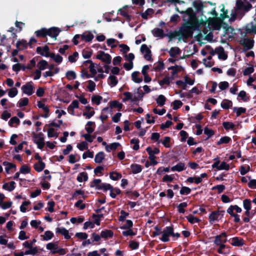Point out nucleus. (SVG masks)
I'll return each mask as SVG.
<instances>
[{
    "instance_id": "obj_1",
    "label": "nucleus",
    "mask_w": 256,
    "mask_h": 256,
    "mask_svg": "<svg viewBox=\"0 0 256 256\" xmlns=\"http://www.w3.org/2000/svg\"><path fill=\"white\" fill-rule=\"evenodd\" d=\"M200 24H196L192 22H186L184 23L180 28L177 33L180 36L178 40H180L182 38L183 39H188L190 38H192L194 32L198 30Z\"/></svg>"
},
{
    "instance_id": "obj_2",
    "label": "nucleus",
    "mask_w": 256,
    "mask_h": 256,
    "mask_svg": "<svg viewBox=\"0 0 256 256\" xmlns=\"http://www.w3.org/2000/svg\"><path fill=\"white\" fill-rule=\"evenodd\" d=\"M100 179H94V180L90 183V188H95L98 190H103L104 192L108 190L110 191V196L113 198H116V193L113 192L114 188L110 184L102 183Z\"/></svg>"
},
{
    "instance_id": "obj_3",
    "label": "nucleus",
    "mask_w": 256,
    "mask_h": 256,
    "mask_svg": "<svg viewBox=\"0 0 256 256\" xmlns=\"http://www.w3.org/2000/svg\"><path fill=\"white\" fill-rule=\"evenodd\" d=\"M176 9L178 12L181 14H185L188 16V22H192L196 24H204V20L202 19L200 21L198 20L196 16V13L194 11L192 8H188L185 12L179 11L178 8H176Z\"/></svg>"
},
{
    "instance_id": "obj_4",
    "label": "nucleus",
    "mask_w": 256,
    "mask_h": 256,
    "mask_svg": "<svg viewBox=\"0 0 256 256\" xmlns=\"http://www.w3.org/2000/svg\"><path fill=\"white\" fill-rule=\"evenodd\" d=\"M174 228L173 225L164 228L162 232V236L160 238V240L164 242H169V236H172V234H174Z\"/></svg>"
},
{
    "instance_id": "obj_5",
    "label": "nucleus",
    "mask_w": 256,
    "mask_h": 256,
    "mask_svg": "<svg viewBox=\"0 0 256 256\" xmlns=\"http://www.w3.org/2000/svg\"><path fill=\"white\" fill-rule=\"evenodd\" d=\"M252 8V5L250 2L244 4L242 0H237L236 2L235 10L238 12L243 11L248 12Z\"/></svg>"
},
{
    "instance_id": "obj_6",
    "label": "nucleus",
    "mask_w": 256,
    "mask_h": 256,
    "mask_svg": "<svg viewBox=\"0 0 256 256\" xmlns=\"http://www.w3.org/2000/svg\"><path fill=\"white\" fill-rule=\"evenodd\" d=\"M238 42L243 46V51L246 52L253 48L254 42V40L244 38L240 40Z\"/></svg>"
},
{
    "instance_id": "obj_7",
    "label": "nucleus",
    "mask_w": 256,
    "mask_h": 256,
    "mask_svg": "<svg viewBox=\"0 0 256 256\" xmlns=\"http://www.w3.org/2000/svg\"><path fill=\"white\" fill-rule=\"evenodd\" d=\"M225 213V211L224 210H215L212 212L209 215L208 219L210 222L218 221L224 216Z\"/></svg>"
},
{
    "instance_id": "obj_8",
    "label": "nucleus",
    "mask_w": 256,
    "mask_h": 256,
    "mask_svg": "<svg viewBox=\"0 0 256 256\" xmlns=\"http://www.w3.org/2000/svg\"><path fill=\"white\" fill-rule=\"evenodd\" d=\"M206 2H202L200 0H194L192 2V6L196 8L197 13H200L202 16L204 15L203 9L206 6Z\"/></svg>"
},
{
    "instance_id": "obj_9",
    "label": "nucleus",
    "mask_w": 256,
    "mask_h": 256,
    "mask_svg": "<svg viewBox=\"0 0 256 256\" xmlns=\"http://www.w3.org/2000/svg\"><path fill=\"white\" fill-rule=\"evenodd\" d=\"M96 58L102 60L106 64H110L112 61V56L108 54L105 53L103 51H99Z\"/></svg>"
},
{
    "instance_id": "obj_10",
    "label": "nucleus",
    "mask_w": 256,
    "mask_h": 256,
    "mask_svg": "<svg viewBox=\"0 0 256 256\" xmlns=\"http://www.w3.org/2000/svg\"><path fill=\"white\" fill-rule=\"evenodd\" d=\"M227 234L224 232L220 234L217 235L214 237V243L216 246H218L220 244H224L228 241L226 239Z\"/></svg>"
},
{
    "instance_id": "obj_11",
    "label": "nucleus",
    "mask_w": 256,
    "mask_h": 256,
    "mask_svg": "<svg viewBox=\"0 0 256 256\" xmlns=\"http://www.w3.org/2000/svg\"><path fill=\"white\" fill-rule=\"evenodd\" d=\"M32 84V82H30L22 86V92L28 96H31L34 93V88Z\"/></svg>"
},
{
    "instance_id": "obj_12",
    "label": "nucleus",
    "mask_w": 256,
    "mask_h": 256,
    "mask_svg": "<svg viewBox=\"0 0 256 256\" xmlns=\"http://www.w3.org/2000/svg\"><path fill=\"white\" fill-rule=\"evenodd\" d=\"M140 52L142 54H144V52L146 53V54L144 55V58L146 60L148 61H152V52L148 48L146 44H142L141 46Z\"/></svg>"
},
{
    "instance_id": "obj_13",
    "label": "nucleus",
    "mask_w": 256,
    "mask_h": 256,
    "mask_svg": "<svg viewBox=\"0 0 256 256\" xmlns=\"http://www.w3.org/2000/svg\"><path fill=\"white\" fill-rule=\"evenodd\" d=\"M61 31L62 30L58 28L52 27L50 28H47L48 36L56 40V37Z\"/></svg>"
},
{
    "instance_id": "obj_14",
    "label": "nucleus",
    "mask_w": 256,
    "mask_h": 256,
    "mask_svg": "<svg viewBox=\"0 0 256 256\" xmlns=\"http://www.w3.org/2000/svg\"><path fill=\"white\" fill-rule=\"evenodd\" d=\"M36 52L42 56H44L46 58L50 57V48L48 46H45L44 47H37Z\"/></svg>"
},
{
    "instance_id": "obj_15",
    "label": "nucleus",
    "mask_w": 256,
    "mask_h": 256,
    "mask_svg": "<svg viewBox=\"0 0 256 256\" xmlns=\"http://www.w3.org/2000/svg\"><path fill=\"white\" fill-rule=\"evenodd\" d=\"M56 233L60 234L64 236V238L66 240H70L71 238L70 236L69 235L68 230L64 227L57 228L56 229Z\"/></svg>"
},
{
    "instance_id": "obj_16",
    "label": "nucleus",
    "mask_w": 256,
    "mask_h": 256,
    "mask_svg": "<svg viewBox=\"0 0 256 256\" xmlns=\"http://www.w3.org/2000/svg\"><path fill=\"white\" fill-rule=\"evenodd\" d=\"M230 244L234 246H242L244 244L243 238L240 237H234L232 238Z\"/></svg>"
},
{
    "instance_id": "obj_17",
    "label": "nucleus",
    "mask_w": 256,
    "mask_h": 256,
    "mask_svg": "<svg viewBox=\"0 0 256 256\" xmlns=\"http://www.w3.org/2000/svg\"><path fill=\"white\" fill-rule=\"evenodd\" d=\"M94 38V36L93 34L90 32H84L80 35L81 40L86 42H91Z\"/></svg>"
},
{
    "instance_id": "obj_18",
    "label": "nucleus",
    "mask_w": 256,
    "mask_h": 256,
    "mask_svg": "<svg viewBox=\"0 0 256 256\" xmlns=\"http://www.w3.org/2000/svg\"><path fill=\"white\" fill-rule=\"evenodd\" d=\"M152 32L154 37L163 38L166 36V34L164 33V30L160 28H155L152 31Z\"/></svg>"
},
{
    "instance_id": "obj_19",
    "label": "nucleus",
    "mask_w": 256,
    "mask_h": 256,
    "mask_svg": "<svg viewBox=\"0 0 256 256\" xmlns=\"http://www.w3.org/2000/svg\"><path fill=\"white\" fill-rule=\"evenodd\" d=\"M130 167L132 170V172L133 174H136L140 172L142 169L141 165L136 164H132Z\"/></svg>"
},
{
    "instance_id": "obj_20",
    "label": "nucleus",
    "mask_w": 256,
    "mask_h": 256,
    "mask_svg": "<svg viewBox=\"0 0 256 256\" xmlns=\"http://www.w3.org/2000/svg\"><path fill=\"white\" fill-rule=\"evenodd\" d=\"M86 62H89L90 65L88 66L90 74L93 78L97 73L96 70L95 69L96 64L94 63L92 60H86Z\"/></svg>"
},
{
    "instance_id": "obj_21",
    "label": "nucleus",
    "mask_w": 256,
    "mask_h": 256,
    "mask_svg": "<svg viewBox=\"0 0 256 256\" xmlns=\"http://www.w3.org/2000/svg\"><path fill=\"white\" fill-rule=\"evenodd\" d=\"M114 236V232L110 230H102L100 233V236L102 238L107 239L111 238Z\"/></svg>"
},
{
    "instance_id": "obj_22",
    "label": "nucleus",
    "mask_w": 256,
    "mask_h": 256,
    "mask_svg": "<svg viewBox=\"0 0 256 256\" xmlns=\"http://www.w3.org/2000/svg\"><path fill=\"white\" fill-rule=\"evenodd\" d=\"M28 44L26 40H20L16 43V46L19 50H24L27 48Z\"/></svg>"
},
{
    "instance_id": "obj_23",
    "label": "nucleus",
    "mask_w": 256,
    "mask_h": 256,
    "mask_svg": "<svg viewBox=\"0 0 256 256\" xmlns=\"http://www.w3.org/2000/svg\"><path fill=\"white\" fill-rule=\"evenodd\" d=\"M35 34L38 38H46L48 36L47 28H44L35 32Z\"/></svg>"
},
{
    "instance_id": "obj_24",
    "label": "nucleus",
    "mask_w": 256,
    "mask_h": 256,
    "mask_svg": "<svg viewBox=\"0 0 256 256\" xmlns=\"http://www.w3.org/2000/svg\"><path fill=\"white\" fill-rule=\"evenodd\" d=\"M95 122H94L88 121L86 126L85 130L87 132V134H92L94 131L95 127Z\"/></svg>"
},
{
    "instance_id": "obj_25",
    "label": "nucleus",
    "mask_w": 256,
    "mask_h": 256,
    "mask_svg": "<svg viewBox=\"0 0 256 256\" xmlns=\"http://www.w3.org/2000/svg\"><path fill=\"white\" fill-rule=\"evenodd\" d=\"M105 154L103 152H98L94 158V162L98 164H100L102 160L104 159Z\"/></svg>"
},
{
    "instance_id": "obj_26",
    "label": "nucleus",
    "mask_w": 256,
    "mask_h": 256,
    "mask_svg": "<svg viewBox=\"0 0 256 256\" xmlns=\"http://www.w3.org/2000/svg\"><path fill=\"white\" fill-rule=\"evenodd\" d=\"M180 52L181 50L178 47H172L168 52L169 54L172 58H175L176 55L180 54Z\"/></svg>"
},
{
    "instance_id": "obj_27",
    "label": "nucleus",
    "mask_w": 256,
    "mask_h": 256,
    "mask_svg": "<svg viewBox=\"0 0 256 256\" xmlns=\"http://www.w3.org/2000/svg\"><path fill=\"white\" fill-rule=\"evenodd\" d=\"M140 72L138 71L133 72L132 74V79L136 83H140L142 81V77H138Z\"/></svg>"
},
{
    "instance_id": "obj_28",
    "label": "nucleus",
    "mask_w": 256,
    "mask_h": 256,
    "mask_svg": "<svg viewBox=\"0 0 256 256\" xmlns=\"http://www.w3.org/2000/svg\"><path fill=\"white\" fill-rule=\"evenodd\" d=\"M88 174L86 172H81L79 174L76 178V180L81 182L83 180L86 182L88 180Z\"/></svg>"
},
{
    "instance_id": "obj_29",
    "label": "nucleus",
    "mask_w": 256,
    "mask_h": 256,
    "mask_svg": "<svg viewBox=\"0 0 256 256\" xmlns=\"http://www.w3.org/2000/svg\"><path fill=\"white\" fill-rule=\"evenodd\" d=\"M185 164L183 162H179L177 164H176L174 166H173L171 168V170L173 172L174 171H177V172H182L185 170Z\"/></svg>"
},
{
    "instance_id": "obj_30",
    "label": "nucleus",
    "mask_w": 256,
    "mask_h": 256,
    "mask_svg": "<svg viewBox=\"0 0 256 256\" xmlns=\"http://www.w3.org/2000/svg\"><path fill=\"white\" fill-rule=\"evenodd\" d=\"M81 196L82 198H85V196L84 194V192L82 190H76L75 192L72 194V196L71 198V200H74V199H80V197L78 196Z\"/></svg>"
},
{
    "instance_id": "obj_31",
    "label": "nucleus",
    "mask_w": 256,
    "mask_h": 256,
    "mask_svg": "<svg viewBox=\"0 0 256 256\" xmlns=\"http://www.w3.org/2000/svg\"><path fill=\"white\" fill-rule=\"evenodd\" d=\"M118 83V80L114 75H110L108 78V84L112 86H116Z\"/></svg>"
},
{
    "instance_id": "obj_32",
    "label": "nucleus",
    "mask_w": 256,
    "mask_h": 256,
    "mask_svg": "<svg viewBox=\"0 0 256 256\" xmlns=\"http://www.w3.org/2000/svg\"><path fill=\"white\" fill-rule=\"evenodd\" d=\"M50 56L51 58H52L58 64H60L62 61V57L58 54H56L52 52L50 53Z\"/></svg>"
},
{
    "instance_id": "obj_33",
    "label": "nucleus",
    "mask_w": 256,
    "mask_h": 256,
    "mask_svg": "<svg viewBox=\"0 0 256 256\" xmlns=\"http://www.w3.org/2000/svg\"><path fill=\"white\" fill-rule=\"evenodd\" d=\"M110 108H117L118 110H120L123 106L122 103L116 100L110 102Z\"/></svg>"
},
{
    "instance_id": "obj_34",
    "label": "nucleus",
    "mask_w": 256,
    "mask_h": 256,
    "mask_svg": "<svg viewBox=\"0 0 256 256\" xmlns=\"http://www.w3.org/2000/svg\"><path fill=\"white\" fill-rule=\"evenodd\" d=\"M222 108L225 110H228L232 106V102L228 100H224L221 103Z\"/></svg>"
},
{
    "instance_id": "obj_35",
    "label": "nucleus",
    "mask_w": 256,
    "mask_h": 256,
    "mask_svg": "<svg viewBox=\"0 0 256 256\" xmlns=\"http://www.w3.org/2000/svg\"><path fill=\"white\" fill-rule=\"evenodd\" d=\"M46 166L45 163L42 161L38 162V163L34 164V168L38 172H42Z\"/></svg>"
},
{
    "instance_id": "obj_36",
    "label": "nucleus",
    "mask_w": 256,
    "mask_h": 256,
    "mask_svg": "<svg viewBox=\"0 0 256 256\" xmlns=\"http://www.w3.org/2000/svg\"><path fill=\"white\" fill-rule=\"evenodd\" d=\"M120 146V144L119 142H113L109 145H106L105 148L108 152H110L112 150H116Z\"/></svg>"
},
{
    "instance_id": "obj_37",
    "label": "nucleus",
    "mask_w": 256,
    "mask_h": 256,
    "mask_svg": "<svg viewBox=\"0 0 256 256\" xmlns=\"http://www.w3.org/2000/svg\"><path fill=\"white\" fill-rule=\"evenodd\" d=\"M166 100V98L164 95L160 94L156 98V100L158 106H162L165 104Z\"/></svg>"
},
{
    "instance_id": "obj_38",
    "label": "nucleus",
    "mask_w": 256,
    "mask_h": 256,
    "mask_svg": "<svg viewBox=\"0 0 256 256\" xmlns=\"http://www.w3.org/2000/svg\"><path fill=\"white\" fill-rule=\"evenodd\" d=\"M236 210L237 213H240L242 211V208L239 207L238 205H231L228 208L226 212H234V210Z\"/></svg>"
},
{
    "instance_id": "obj_39",
    "label": "nucleus",
    "mask_w": 256,
    "mask_h": 256,
    "mask_svg": "<svg viewBox=\"0 0 256 256\" xmlns=\"http://www.w3.org/2000/svg\"><path fill=\"white\" fill-rule=\"evenodd\" d=\"M182 67L181 66H178V65H176L174 66H171L168 68V70H172L171 74L172 76H175L177 74L178 72H180L182 69Z\"/></svg>"
},
{
    "instance_id": "obj_40",
    "label": "nucleus",
    "mask_w": 256,
    "mask_h": 256,
    "mask_svg": "<svg viewBox=\"0 0 256 256\" xmlns=\"http://www.w3.org/2000/svg\"><path fill=\"white\" fill-rule=\"evenodd\" d=\"M122 177L120 173L116 172H112L110 173V178L113 180H118Z\"/></svg>"
},
{
    "instance_id": "obj_41",
    "label": "nucleus",
    "mask_w": 256,
    "mask_h": 256,
    "mask_svg": "<svg viewBox=\"0 0 256 256\" xmlns=\"http://www.w3.org/2000/svg\"><path fill=\"white\" fill-rule=\"evenodd\" d=\"M222 126L227 131L229 130H234L236 126L235 124H234L232 122H223Z\"/></svg>"
},
{
    "instance_id": "obj_42",
    "label": "nucleus",
    "mask_w": 256,
    "mask_h": 256,
    "mask_svg": "<svg viewBox=\"0 0 256 256\" xmlns=\"http://www.w3.org/2000/svg\"><path fill=\"white\" fill-rule=\"evenodd\" d=\"M164 68V64L163 62L158 61V62L156 64H154V66L153 68V69L156 72H160L163 70Z\"/></svg>"
},
{
    "instance_id": "obj_43",
    "label": "nucleus",
    "mask_w": 256,
    "mask_h": 256,
    "mask_svg": "<svg viewBox=\"0 0 256 256\" xmlns=\"http://www.w3.org/2000/svg\"><path fill=\"white\" fill-rule=\"evenodd\" d=\"M54 235L52 232L50 230H47L44 232V235H42L41 236L42 237V239L44 240H51L53 237Z\"/></svg>"
},
{
    "instance_id": "obj_44",
    "label": "nucleus",
    "mask_w": 256,
    "mask_h": 256,
    "mask_svg": "<svg viewBox=\"0 0 256 256\" xmlns=\"http://www.w3.org/2000/svg\"><path fill=\"white\" fill-rule=\"evenodd\" d=\"M231 140L232 139L230 138L228 136H224L220 138V140L216 142V144L219 146L223 144H228Z\"/></svg>"
},
{
    "instance_id": "obj_45",
    "label": "nucleus",
    "mask_w": 256,
    "mask_h": 256,
    "mask_svg": "<svg viewBox=\"0 0 256 256\" xmlns=\"http://www.w3.org/2000/svg\"><path fill=\"white\" fill-rule=\"evenodd\" d=\"M245 30L246 34H256V24L254 25L252 23L250 24V28H249V24H248Z\"/></svg>"
},
{
    "instance_id": "obj_46",
    "label": "nucleus",
    "mask_w": 256,
    "mask_h": 256,
    "mask_svg": "<svg viewBox=\"0 0 256 256\" xmlns=\"http://www.w3.org/2000/svg\"><path fill=\"white\" fill-rule=\"evenodd\" d=\"M48 66V62L44 60H40L38 64V69L41 71L45 70Z\"/></svg>"
},
{
    "instance_id": "obj_47",
    "label": "nucleus",
    "mask_w": 256,
    "mask_h": 256,
    "mask_svg": "<svg viewBox=\"0 0 256 256\" xmlns=\"http://www.w3.org/2000/svg\"><path fill=\"white\" fill-rule=\"evenodd\" d=\"M234 112H236V116H240L242 114H245L246 112V108L242 107L236 108L234 107L233 108Z\"/></svg>"
},
{
    "instance_id": "obj_48",
    "label": "nucleus",
    "mask_w": 256,
    "mask_h": 256,
    "mask_svg": "<svg viewBox=\"0 0 256 256\" xmlns=\"http://www.w3.org/2000/svg\"><path fill=\"white\" fill-rule=\"evenodd\" d=\"M186 218L188 220V222L192 224H194V223H198L200 221V220L198 218L195 217L192 214H189L188 216H186Z\"/></svg>"
},
{
    "instance_id": "obj_49",
    "label": "nucleus",
    "mask_w": 256,
    "mask_h": 256,
    "mask_svg": "<svg viewBox=\"0 0 256 256\" xmlns=\"http://www.w3.org/2000/svg\"><path fill=\"white\" fill-rule=\"evenodd\" d=\"M154 12V10L152 8H148L145 11V12L140 13V14L142 18L147 20L148 16L152 14Z\"/></svg>"
},
{
    "instance_id": "obj_50",
    "label": "nucleus",
    "mask_w": 256,
    "mask_h": 256,
    "mask_svg": "<svg viewBox=\"0 0 256 256\" xmlns=\"http://www.w3.org/2000/svg\"><path fill=\"white\" fill-rule=\"evenodd\" d=\"M46 248L47 250L51 251H56L58 248V246L56 243L50 242L46 244Z\"/></svg>"
},
{
    "instance_id": "obj_51",
    "label": "nucleus",
    "mask_w": 256,
    "mask_h": 256,
    "mask_svg": "<svg viewBox=\"0 0 256 256\" xmlns=\"http://www.w3.org/2000/svg\"><path fill=\"white\" fill-rule=\"evenodd\" d=\"M28 250H26L24 252L25 255L32 254L35 255L38 253V248L36 246L28 248Z\"/></svg>"
},
{
    "instance_id": "obj_52",
    "label": "nucleus",
    "mask_w": 256,
    "mask_h": 256,
    "mask_svg": "<svg viewBox=\"0 0 256 256\" xmlns=\"http://www.w3.org/2000/svg\"><path fill=\"white\" fill-rule=\"evenodd\" d=\"M92 51L90 49H84L82 52V56L84 58H89L91 57Z\"/></svg>"
},
{
    "instance_id": "obj_53",
    "label": "nucleus",
    "mask_w": 256,
    "mask_h": 256,
    "mask_svg": "<svg viewBox=\"0 0 256 256\" xmlns=\"http://www.w3.org/2000/svg\"><path fill=\"white\" fill-rule=\"evenodd\" d=\"M238 96L244 102L250 100V96H246V93L244 90H240L238 94Z\"/></svg>"
},
{
    "instance_id": "obj_54",
    "label": "nucleus",
    "mask_w": 256,
    "mask_h": 256,
    "mask_svg": "<svg viewBox=\"0 0 256 256\" xmlns=\"http://www.w3.org/2000/svg\"><path fill=\"white\" fill-rule=\"evenodd\" d=\"M188 206V204L186 202H183L180 203L177 206L178 211L180 214H184L185 212V210L184 208H186Z\"/></svg>"
},
{
    "instance_id": "obj_55",
    "label": "nucleus",
    "mask_w": 256,
    "mask_h": 256,
    "mask_svg": "<svg viewBox=\"0 0 256 256\" xmlns=\"http://www.w3.org/2000/svg\"><path fill=\"white\" fill-rule=\"evenodd\" d=\"M252 201L246 198L243 200L244 208L246 210H250L252 208Z\"/></svg>"
},
{
    "instance_id": "obj_56",
    "label": "nucleus",
    "mask_w": 256,
    "mask_h": 256,
    "mask_svg": "<svg viewBox=\"0 0 256 256\" xmlns=\"http://www.w3.org/2000/svg\"><path fill=\"white\" fill-rule=\"evenodd\" d=\"M66 76L68 80H74L76 78V74L72 70H68L66 74Z\"/></svg>"
},
{
    "instance_id": "obj_57",
    "label": "nucleus",
    "mask_w": 256,
    "mask_h": 256,
    "mask_svg": "<svg viewBox=\"0 0 256 256\" xmlns=\"http://www.w3.org/2000/svg\"><path fill=\"white\" fill-rule=\"evenodd\" d=\"M139 142L140 140L138 138H132L130 140V143L131 144H134V146L132 147L133 150H137L139 149Z\"/></svg>"
},
{
    "instance_id": "obj_58",
    "label": "nucleus",
    "mask_w": 256,
    "mask_h": 256,
    "mask_svg": "<svg viewBox=\"0 0 256 256\" xmlns=\"http://www.w3.org/2000/svg\"><path fill=\"white\" fill-rule=\"evenodd\" d=\"M154 229L155 230V231L152 232L151 236L154 238L162 234V228L158 226H155L154 227Z\"/></svg>"
},
{
    "instance_id": "obj_59",
    "label": "nucleus",
    "mask_w": 256,
    "mask_h": 256,
    "mask_svg": "<svg viewBox=\"0 0 256 256\" xmlns=\"http://www.w3.org/2000/svg\"><path fill=\"white\" fill-rule=\"evenodd\" d=\"M204 134L208 136L206 140L210 138V137H212L214 134V130L208 128V127L204 128Z\"/></svg>"
},
{
    "instance_id": "obj_60",
    "label": "nucleus",
    "mask_w": 256,
    "mask_h": 256,
    "mask_svg": "<svg viewBox=\"0 0 256 256\" xmlns=\"http://www.w3.org/2000/svg\"><path fill=\"white\" fill-rule=\"evenodd\" d=\"M250 180L248 185V186L252 189H256V180L251 179L250 176H246Z\"/></svg>"
},
{
    "instance_id": "obj_61",
    "label": "nucleus",
    "mask_w": 256,
    "mask_h": 256,
    "mask_svg": "<svg viewBox=\"0 0 256 256\" xmlns=\"http://www.w3.org/2000/svg\"><path fill=\"white\" fill-rule=\"evenodd\" d=\"M191 192V189L187 186H182L180 191L181 195H188Z\"/></svg>"
},
{
    "instance_id": "obj_62",
    "label": "nucleus",
    "mask_w": 256,
    "mask_h": 256,
    "mask_svg": "<svg viewBox=\"0 0 256 256\" xmlns=\"http://www.w3.org/2000/svg\"><path fill=\"white\" fill-rule=\"evenodd\" d=\"M133 226V222L132 220H126V223L123 225L122 226H121L120 228L121 229L123 230H126V229H130Z\"/></svg>"
},
{
    "instance_id": "obj_63",
    "label": "nucleus",
    "mask_w": 256,
    "mask_h": 256,
    "mask_svg": "<svg viewBox=\"0 0 256 256\" xmlns=\"http://www.w3.org/2000/svg\"><path fill=\"white\" fill-rule=\"evenodd\" d=\"M120 215L118 216V220L120 222H124L126 220V218L129 215V213L122 210L120 212Z\"/></svg>"
},
{
    "instance_id": "obj_64",
    "label": "nucleus",
    "mask_w": 256,
    "mask_h": 256,
    "mask_svg": "<svg viewBox=\"0 0 256 256\" xmlns=\"http://www.w3.org/2000/svg\"><path fill=\"white\" fill-rule=\"evenodd\" d=\"M28 104V99L27 98H24L20 100L18 102V106L20 108L26 106Z\"/></svg>"
}]
</instances>
